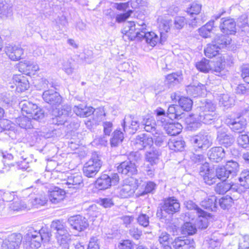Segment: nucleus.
I'll list each match as a JSON object with an SVG mask.
<instances>
[{
  "mask_svg": "<svg viewBox=\"0 0 249 249\" xmlns=\"http://www.w3.org/2000/svg\"><path fill=\"white\" fill-rule=\"evenodd\" d=\"M146 26L144 22L136 23L134 21H128L125 23L122 30L123 36L125 40L126 37L129 40H139L145 38L146 42L151 46H155L159 41V36L154 32H145Z\"/></svg>",
  "mask_w": 249,
  "mask_h": 249,
  "instance_id": "nucleus-1",
  "label": "nucleus"
},
{
  "mask_svg": "<svg viewBox=\"0 0 249 249\" xmlns=\"http://www.w3.org/2000/svg\"><path fill=\"white\" fill-rule=\"evenodd\" d=\"M127 159L121 162L117 167L119 173L128 177L138 173L137 165L141 160V154L138 152H131L127 155Z\"/></svg>",
  "mask_w": 249,
  "mask_h": 249,
  "instance_id": "nucleus-2",
  "label": "nucleus"
},
{
  "mask_svg": "<svg viewBox=\"0 0 249 249\" xmlns=\"http://www.w3.org/2000/svg\"><path fill=\"white\" fill-rule=\"evenodd\" d=\"M51 233L47 228H41L38 231L31 230L24 236L25 244L27 247L33 249L39 248L43 241H49Z\"/></svg>",
  "mask_w": 249,
  "mask_h": 249,
  "instance_id": "nucleus-3",
  "label": "nucleus"
},
{
  "mask_svg": "<svg viewBox=\"0 0 249 249\" xmlns=\"http://www.w3.org/2000/svg\"><path fill=\"white\" fill-rule=\"evenodd\" d=\"M102 165L100 156L96 152L92 153L91 158L84 165V175L88 178L94 177L99 171Z\"/></svg>",
  "mask_w": 249,
  "mask_h": 249,
  "instance_id": "nucleus-4",
  "label": "nucleus"
},
{
  "mask_svg": "<svg viewBox=\"0 0 249 249\" xmlns=\"http://www.w3.org/2000/svg\"><path fill=\"white\" fill-rule=\"evenodd\" d=\"M19 105L21 108L22 112L28 114L29 117L35 120L39 121L44 117V110L38 107L36 104L24 101L20 102Z\"/></svg>",
  "mask_w": 249,
  "mask_h": 249,
  "instance_id": "nucleus-5",
  "label": "nucleus"
},
{
  "mask_svg": "<svg viewBox=\"0 0 249 249\" xmlns=\"http://www.w3.org/2000/svg\"><path fill=\"white\" fill-rule=\"evenodd\" d=\"M180 208V204L178 201L174 197H169L164 200L160 210H158L157 215L160 218L166 217V213L173 214L178 212Z\"/></svg>",
  "mask_w": 249,
  "mask_h": 249,
  "instance_id": "nucleus-6",
  "label": "nucleus"
},
{
  "mask_svg": "<svg viewBox=\"0 0 249 249\" xmlns=\"http://www.w3.org/2000/svg\"><path fill=\"white\" fill-rule=\"evenodd\" d=\"M119 177L117 173L112 174L111 176L103 174L97 178L95 183V187L100 190L109 188L112 185H115L119 182Z\"/></svg>",
  "mask_w": 249,
  "mask_h": 249,
  "instance_id": "nucleus-7",
  "label": "nucleus"
},
{
  "mask_svg": "<svg viewBox=\"0 0 249 249\" xmlns=\"http://www.w3.org/2000/svg\"><path fill=\"white\" fill-rule=\"evenodd\" d=\"M194 146L200 151L205 150L211 146L212 140L210 135L205 131H201L191 140Z\"/></svg>",
  "mask_w": 249,
  "mask_h": 249,
  "instance_id": "nucleus-8",
  "label": "nucleus"
},
{
  "mask_svg": "<svg viewBox=\"0 0 249 249\" xmlns=\"http://www.w3.org/2000/svg\"><path fill=\"white\" fill-rule=\"evenodd\" d=\"M141 124L137 117L127 115L124 117L122 126L124 132L133 134L141 127Z\"/></svg>",
  "mask_w": 249,
  "mask_h": 249,
  "instance_id": "nucleus-9",
  "label": "nucleus"
},
{
  "mask_svg": "<svg viewBox=\"0 0 249 249\" xmlns=\"http://www.w3.org/2000/svg\"><path fill=\"white\" fill-rule=\"evenodd\" d=\"M71 113V107L70 105L63 106L57 111V115L53 119V123L57 126L61 125L63 127L67 125L69 115Z\"/></svg>",
  "mask_w": 249,
  "mask_h": 249,
  "instance_id": "nucleus-10",
  "label": "nucleus"
},
{
  "mask_svg": "<svg viewBox=\"0 0 249 249\" xmlns=\"http://www.w3.org/2000/svg\"><path fill=\"white\" fill-rule=\"evenodd\" d=\"M131 142L135 149L141 150L146 147H150L153 145L154 141L153 138L150 136L145 134H141L137 136Z\"/></svg>",
  "mask_w": 249,
  "mask_h": 249,
  "instance_id": "nucleus-11",
  "label": "nucleus"
},
{
  "mask_svg": "<svg viewBox=\"0 0 249 249\" xmlns=\"http://www.w3.org/2000/svg\"><path fill=\"white\" fill-rule=\"evenodd\" d=\"M66 178H62V184L66 188L67 186L69 188L76 189L80 186H83V180L81 175L78 174H70L66 176Z\"/></svg>",
  "mask_w": 249,
  "mask_h": 249,
  "instance_id": "nucleus-12",
  "label": "nucleus"
},
{
  "mask_svg": "<svg viewBox=\"0 0 249 249\" xmlns=\"http://www.w3.org/2000/svg\"><path fill=\"white\" fill-rule=\"evenodd\" d=\"M216 140L218 144L227 148L231 146L234 142V138L232 135L224 128L218 130Z\"/></svg>",
  "mask_w": 249,
  "mask_h": 249,
  "instance_id": "nucleus-13",
  "label": "nucleus"
},
{
  "mask_svg": "<svg viewBox=\"0 0 249 249\" xmlns=\"http://www.w3.org/2000/svg\"><path fill=\"white\" fill-rule=\"evenodd\" d=\"M22 237L20 233H12L3 240L2 249H17L21 244Z\"/></svg>",
  "mask_w": 249,
  "mask_h": 249,
  "instance_id": "nucleus-14",
  "label": "nucleus"
},
{
  "mask_svg": "<svg viewBox=\"0 0 249 249\" xmlns=\"http://www.w3.org/2000/svg\"><path fill=\"white\" fill-rule=\"evenodd\" d=\"M44 101L52 106H58L60 105L62 99L59 93L53 89L45 90L42 94Z\"/></svg>",
  "mask_w": 249,
  "mask_h": 249,
  "instance_id": "nucleus-15",
  "label": "nucleus"
},
{
  "mask_svg": "<svg viewBox=\"0 0 249 249\" xmlns=\"http://www.w3.org/2000/svg\"><path fill=\"white\" fill-rule=\"evenodd\" d=\"M219 28L223 34L227 35H234L236 32V22L231 18H222L220 19Z\"/></svg>",
  "mask_w": 249,
  "mask_h": 249,
  "instance_id": "nucleus-16",
  "label": "nucleus"
},
{
  "mask_svg": "<svg viewBox=\"0 0 249 249\" xmlns=\"http://www.w3.org/2000/svg\"><path fill=\"white\" fill-rule=\"evenodd\" d=\"M226 123L233 131L238 133L243 131L247 125L246 120L242 117L234 119H227Z\"/></svg>",
  "mask_w": 249,
  "mask_h": 249,
  "instance_id": "nucleus-17",
  "label": "nucleus"
},
{
  "mask_svg": "<svg viewBox=\"0 0 249 249\" xmlns=\"http://www.w3.org/2000/svg\"><path fill=\"white\" fill-rule=\"evenodd\" d=\"M68 222L73 229L79 231H84L89 226L86 218L79 215L70 217Z\"/></svg>",
  "mask_w": 249,
  "mask_h": 249,
  "instance_id": "nucleus-18",
  "label": "nucleus"
},
{
  "mask_svg": "<svg viewBox=\"0 0 249 249\" xmlns=\"http://www.w3.org/2000/svg\"><path fill=\"white\" fill-rule=\"evenodd\" d=\"M226 152L221 146H216L211 148L208 152L209 159L212 162H219L225 157Z\"/></svg>",
  "mask_w": 249,
  "mask_h": 249,
  "instance_id": "nucleus-19",
  "label": "nucleus"
},
{
  "mask_svg": "<svg viewBox=\"0 0 249 249\" xmlns=\"http://www.w3.org/2000/svg\"><path fill=\"white\" fill-rule=\"evenodd\" d=\"M66 191L64 189L58 187H54L48 191V196L50 201L53 204H58L65 198Z\"/></svg>",
  "mask_w": 249,
  "mask_h": 249,
  "instance_id": "nucleus-20",
  "label": "nucleus"
},
{
  "mask_svg": "<svg viewBox=\"0 0 249 249\" xmlns=\"http://www.w3.org/2000/svg\"><path fill=\"white\" fill-rule=\"evenodd\" d=\"M136 189L135 183L125 180L120 189L119 196L122 198H127L133 195Z\"/></svg>",
  "mask_w": 249,
  "mask_h": 249,
  "instance_id": "nucleus-21",
  "label": "nucleus"
},
{
  "mask_svg": "<svg viewBox=\"0 0 249 249\" xmlns=\"http://www.w3.org/2000/svg\"><path fill=\"white\" fill-rule=\"evenodd\" d=\"M6 54L13 61H17L21 58L23 50L19 46L9 45L5 48Z\"/></svg>",
  "mask_w": 249,
  "mask_h": 249,
  "instance_id": "nucleus-22",
  "label": "nucleus"
},
{
  "mask_svg": "<svg viewBox=\"0 0 249 249\" xmlns=\"http://www.w3.org/2000/svg\"><path fill=\"white\" fill-rule=\"evenodd\" d=\"M13 81L18 92H23L29 88V83L26 76L21 74L15 75Z\"/></svg>",
  "mask_w": 249,
  "mask_h": 249,
  "instance_id": "nucleus-23",
  "label": "nucleus"
},
{
  "mask_svg": "<svg viewBox=\"0 0 249 249\" xmlns=\"http://www.w3.org/2000/svg\"><path fill=\"white\" fill-rule=\"evenodd\" d=\"M172 25V21L170 19H163L160 22L159 25L160 37H159L158 42L162 44L166 40L167 37L166 33L170 30Z\"/></svg>",
  "mask_w": 249,
  "mask_h": 249,
  "instance_id": "nucleus-24",
  "label": "nucleus"
},
{
  "mask_svg": "<svg viewBox=\"0 0 249 249\" xmlns=\"http://www.w3.org/2000/svg\"><path fill=\"white\" fill-rule=\"evenodd\" d=\"M73 112L80 117H87L92 114L94 109L91 107H87L84 104H79L73 107Z\"/></svg>",
  "mask_w": 249,
  "mask_h": 249,
  "instance_id": "nucleus-25",
  "label": "nucleus"
},
{
  "mask_svg": "<svg viewBox=\"0 0 249 249\" xmlns=\"http://www.w3.org/2000/svg\"><path fill=\"white\" fill-rule=\"evenodd\" d=\"M193 244V240L185 237H177L172 242L175 249H190Z\"/></svg>",
  "mask_w": 249,
  "mask_h": 249,
  "instance_id": "nucleus-26",
  "label": "nucleus"
},
{
  "mask_svg": "<svg viewBox=\"0 0 249 249\" xmlns=\"http://www.w3.org/2000/svg\"><path fill=\"white\" fill-rule=\"evenodd\" d=\"M199 111L198 117L200 115H202L204 114H211L213 113H216V105L213 104L211 101L206 100L204 103H202L201 106L197 108Z\"/></svg>",
  "mask_w": 249,
  "mask_h": 249,
  "instance_id": "nucleus-27",
  "label": "nucleus"
},
{
  "mask_svg": "<svg viewBox=\"0 0 249 249\" xmlns=\"http://www.w3.org/2000/svg\"><path fill=\"white\" fill-rule=\"evenodd\" d=\"M13 5L10 1L0 0V17L4 18L12 15Z\"/></svg>",
  "mask_w": 249,
  "mask_h": 249,
  "instance_id": "nucleus-28",
  "label": "nucleus"
},
{
  "mask_svg": "<svg viewBox=\"0 0 249 249\" xmlns=\"http://www.w3.org/2000/svg\"><path fill=\"white\" fill-rule=\"evenodd\" d=\"M231 39L229 36L222 34L217 35L213 41L219 49L227 47L231 44Z\"/></svg>",
  "mask_w": 249,
  "mask_h": 249,
  "instance_id": "nucleus-29",
  "label": "nucleus"
},
{
  "mask_svg": "<svg viewBox=\"0 0 249 249\" xmlns=\"http://www.w3.org/2000/svg\"><path fill=\"white\" fill-rule=\"evenodd\" d=\"M186 90L189 94L196 97L204 94L205 86L200 83H197V85H191L187 87Z\"/></svg>",
  "mask_w": 249,
  "mask_h": 249,
  "instance_id": "nucleus-30",
  "label": "nucleus"
},
{
  "mask_svg": "<svg viewBox=\"0 0 249 249\" xmlns=\"http://www.w3.org/2000/svg\"><path fill=\"white\" fill-rule=\"evenodd\" d=\"M51 228L55 235L64 234L68 232L65 223L59 220L53 221L51 224Z\"/></svg>",
  "mask_w": 249,
  "mask_h": 249,
  "instance_id": "nucleus-31",
  "label": "nucleus"
},
{
  "mask_svg": "<svg viewBox=\"0 0 249 249\" xmlns=\"http://www.w3.org/2000/svg\"><path fill=\"white\" fill-rule=\"evenodd\" d=\"M201 206L210 211H215L217 208V199L215 196H212L201 201Z\"/></svg>",
  "mask_w": 249,
  "mask_h": 249,
  "instance_id": "nucleus-32",
  "label": "nucleus"
},
{
  "mask_svg": "<svg viewBox=\"0 0 249 249\" xmlns=\"http://www.w3.org/2000/svg\"><path fill=\"white\" fill-rule=\"evenodd\" d=\"M166 133L171 136H175L181 132L182 127L179 123H173L168 122L163 127Z\"/></svg>",
  "mask_w": 249,
  "mask_h": 249,
  "instance_id": "nucleus-33",
  "label": "nucleus"
},
{
  "mask_svg": "<svg viewBox=\"0 0 249 249\" xmlns=\"http://www.w3.org/2000/svg\"><path fill=\"white\" fill-rule=\"evenodd\" d=\"M161 153L159 149H156L153 148L149 151H147L145 154V157L147 161L149 162L151 166H152L155 164L158 161L159 157Z\"/></svg>",
  "mask_w": 249,
  "mask_h": 249,
  "instance_id": "nucleus-34",
  "label": "nucleus"
},
{
  "mask_svg": "<svg viewBox=\"0 0 249 249\" xmlns=\"http://www.w3.org/2000/svg\"><path fill=\"white\" fill-rule=\"evenodd\" d=\"M185 205L187 209L195 211L198 217L206 218L207 216H210V213L202 210L191 200L186 201Z\"/></svg>",
  "mask_w": 249,
  "mask_h": 249,
  "instance_id": "nucleus-35",
  "label": "nucleus"
},
{
  "mask_svg": "<svg viewBox=\"0 0 249 249\" xmlns=\"http://www.w3.org/2000/svg\"><path fill=\"white\" fill-rule=\"evenodd\" d=\"M219 102L220 106L227 109L234 105V100L228 94H223L219 96Z\"/></svg>",
  "mask_w": 249,
  "mask_h": 249,
  "instance_id": "nucleus-36",
  "label": "nucleus"
},
{
  "mask_svg": "<svg viewBox=\"0 0 249 249\" xmlns=\"http://www.w3.org/2000/svg\"><path fill=\"white\" fill-rule=\"evenodd\" d=\"M185 142L180 139H173L168 142L169 148L175 151H182L184 146Z\"/></svg>",
  "mask_w": 249,
  "mask_h": 249,
  "instance_id": "nucleus-37",
  "label": "nucleus"
},
{
  "mask_svg": "<svg viewBox=\"0 0 249 249\" xmlns=\"http://www.w3.org/2000/svg\"><path fill=\"white\" fill-rule=\"evenodd\" d=\"M123 132L120 129H116L113 133V136L110 139V145L112 147H116L121 143L124 139Z\"/></svg>",
  "mask_w": 249,
  "mask_h": 249,
  "instance_id": "nucleus-38",
  "label": "nucleus"
},
{
  "mask_svg": "<svg viewBox=\"0 0 249 249\" xmlns=\"http://www.w3.org/2000/svg\"><path fill=\"white\" fill-rule=\"evenodd\" d=\"M57 242L60 247L64 249H68L70 241V235L68 232L61 235H55Z\"/></svg>",
  "mask_w": 249,
  "mask_h": 249,
  "instance_id": "nucleus-39",
  "label": "nucleus"
},
{
  "mask_svg": "<svg viewBox=\"0 0 249 249\" xmlns=\"http://www.w3.org/2000/svg\"><path fill=\"white\" fill-rule=\"evenodd\" d=\"M16 123L22 128L27 129L33 127L31 118L25 116H20L17 118Z\"/></svg>",
  "mask_w": 249,
  "mask_h": 249,
  "instance_id": "nucleus-40",
  "label": "nucleus"
},
{
  "mask_svg": "<svg viewBox=\"0 0 249 249\" xmlns=\"http://www.w3.org/2000/svg\"><path fill=\"white\" fill-rule=\"evenodd\" d=\"M226 168L230 173L231 178H233L237 175L239 171V164L232 160L228 161L225 165Z\"/></svg>",
  "mask_w": 249,
  "mask_h": 249,
  "instance_id": "nucleus-41",
  "label": "nucleus"
},
{
  "mask_svg": "<svg viewBox=\"0 0 249 249\" xmlns=\"http://www.w3.org/2000/svg\"><path fill=\"white\" fill-rule=\"evenodd\" d=\"M218 117V114L217 113L212 112L211 114H207L203 113L202 115H200V117H198V119L205 124H211L217 120Z\"/></svg>",
  "mask_w": 249,
  "mask_h": 249,
  "instance_id": "nucleus-42",
  "label": "nucleus"
},
{
  "mask_svg": "<svg viewBox=\"0 0 249 249\" xmlns=\"http://www.w3.org/2000/svg\"><path fill=\"white\" fill-rule=\"evenodd\" d=\"M156 124L154 120L151 119L144 120L142 122L141 127H144L145 130L152 133L153 134H157Z\"/></svg>",
  "mask_w": 249,
  "mask_h": 249,
  "instance_id": "nucleus-43",
  "label": "nucleus"
},
{
  "mask_svg": "<svg viewBox=\"0 0 249 249\" xmlns=\"http://www.w3.org/2000/svg\"><path fill=\"white\" fill-rule=\"evenodd\" d=\"M239 184L245 189H249V171H242L238 178Z\"/></svg>",
  "mask_w": 249,
  "mask_h": 249,
  "instance_id": "nucleus-44",
  "label": "nucleus"
},
{
  "mask_svg": "<svg viewBox=\"0 0 249 249\" xmlns=\"http://www.w3.org/2000/svg\"><path fill=\"white\" fill-rule=\"evenodd\" d=\"M219 50L216 44L212 41V43L208 44L205 49V54L208 57L212 58L218 53Z\"/></svg>",
  "mask_w": 249,
  "mask_h": 249,
  "instance_id": "nucleus-45",
  "label": "nucleus"
},
{
  "mask_svg": "<svg viewBox=\"0 0 249 249\" xmlns=\"http://www.w3.org/2000/svg\"><path fill=\"white\" fill-rule=\"evenodd\" d=\"M156 112L158 124L164 127L168 123V120L166 119L167 116L164 110L161 108H159L156 110Z\"/></svg>",
  "mask_w": 249,
  "mask_h": 249,
  "instance_id": "nucleus-46",
  "label": "nucleus"
},
{
  "mask_svg": "<svg viewBox=\"0 0 249 249\" xmlns=\"http://www.w3.org/2000/svg\"><path fill=\"white\" fill-rule=\"evenodd\" d=\"M179 107L186 111H190L192 107V100L186 97H181L178 100Z\"/></svg>",
  "mask_w": 249,
  "mask_h": 249,
  "instance_id": "nucleus-47",
  "label": "nucleus"
},
{
  "mask_svg": "<svg viewBox=\"0 0 249 249\" xmlns=\"http://www.w3.org/2000/svg\"><path fill=\"white\" fill-rule=\"evenodd\" d=\"M182 74L180 72L172 73L167 75L166 77V81L170 84H177L182 80Z\"/></svg>",
  "mask_w": 249,
  "mask_h": 249,
  "instance_id": "nucleus-48",
  "label": "nucleus"
},
{
  "mask_svg": "<svg viewBox=\"0 0 249 249\" xmlns=\"http://www.w3.org/2000/svg\"><path fill=\"white\" fill-rule=\"evenodd\" d=\"M196 231V226L191 222H186L181 227V233L185 235H193Z\"/></svg>",
  "mask_w": 249,
  "mask_h": 249,
  "instance_id": "nucleus-49",
  "label": "nucleus"
},
{
  "mask_svg": "<svg viewBox=\"0 0 249 249\" xmlns=\"http://www.w3.org/2000/svg\"><path fill=\"white\" fill-rule=\"evenodd\" d=\"M215 172L217 178L223 181H226L228 178L231 177L225 166H218L216 168Z\"/></svg>",
  "mask_w": 249,
  "mask_h": 249,
  "instance_id": "nucleus-50",
  "label": "nucleus"
},
{
  "mask_svg": "<svg viewBox=\"0 0 249 249\" xmlns=\"http://www.w3.org/2000/svg\"><path fill=\"white\" fill-rule=\"evenodd\" d=\"M179 108V107L178 106L174 105H170L166 113L167 117L172 120L174 119H178L181 115L180 112L178 111Z\"/></svg>",
  "mask_w": 249,
  "mask_h": 249,
  "instance_id": "nucleus-51",
  "label": "nucleus"
},
{
  "mask_svg": "<svg viewBox=\"0 0 249 249\" xmlns=\"http://www.w3.org/2000/svg\"><path fill=\"white\" fill-rule=\"evenodd\" d=\"M200 175L203 177L205 182L209 185L213 184L216 182L217 177L214 174L210 173V170L207 168L206 172L200 171Z\"/></svg>",
  "mask_w": 249,
  "mask_h": 249,
  "instance_id": "nucleus-52",
  "label": "nucleus"
},
{
  "mask_svg": "<svg viewBox=\"0 0 249 249\" xmlns=\"http://www.w3.org/2000/svg\"><path fill=\"white\" fill-rule=\"evenodd\" d=\"M200 150L196 149L195 152L191 153L190 155V159L195 163L197 164H203L204 162L205 159L204 156L199 153Z\"/></svg>",
  "mask_w": 249,
  "mask_h": 249,
  "instance_id": "nucleus-53",
  "label": "nucleus"
},
{
  "mask_svg": "<svg viewBox=\"0 0 249 249\" xmlns=\"http://www.w3.org/2000/svg\"><path fill=\"white\" fill-rule=\"evenodd\" d=\"M229 189V183L225 181L218 183L214 188V190L217 194L222 195L227 192Z\"/></svg>",
  "mask_w": 249,
  "mask_h": 249,
  "instance_id": "nucleus-54",
  "label": "nucleus"
},
{
  "mask_svg": "<svg viewBox=\"0 0 249 249\" xmlns=\"http://www.w3.org/2000/svg\"><path fill=\"white\" fill-rule=\"evenodd\" d=\"M196 66L197 70L203 72H208L210 70L209 61L205 58L196 63Z\"/></svg>",
  "mask_w": 249,
  "mask_h": 249,
  "instance_id": "nucleus-55",
  "label": "nucleus"
},
{
  "mask_svg": "<svg viewBox=\"0 0 249 249\" xmlns=\"http://www.w3.org/2000/svg\"><path fill=\"white\" fill-rule=\"evenodd\" d=\"M201 9V5L196 2L192 3L190 6L188 7L187 9L186 12L187 13L190 14V15L193 17L194 15H198Z\"/></svg>",
  "mask_w": 249,
  "mask_h": 249,
  "instance_id": "nucleus-56",
  "label": "nucleus"
},
{
  "mask_svg": "<svg viewBox=\"0 0 249 249\" xmlns=\"http://www.w3.org/2000/svg\"><path fill=\"white\" fill-rule=\"evenodd\" d=\"M232 198L229 196H227L219 199V205L223 209H229L232 203Z\"/></svg>",
  "mask_w": 249,
  "mask_h": 249,
  "instance_id": "nucleus-57",
  "label": "nucleus"
},
{
  "mask_svg": "<svg viewBox=\"0 0 249 249\" xmlns=\"http://www.w3.org/2000/svg\"><path fill=\"white\" fill-rule=\"evenodd\" d=\"M13 99V96L10 93L3 92L0 93V103L3 105L11 104Z\"/></svg>",
  "mask_w": 249,
  "mask_h": 249,
  "instance_id": "nucleus-58",
  "label": "nucleus"
},
{
  "mask_svg": "<svg viewBox=\"0 0 249 249\" xmlns=\"http://www.w3.org/2000/svg\"><path fill=\"white\" fill-rule=\"evenodd\" d=\"M47 198L45 195H40L36 196L32 201L33 205L37 207L39 205L43 206L46 203Z\"/></svg>",
  "mask_w": 249,
  "mask_h": 249,
  "instance_id": "nucleus-59",
  "label": "nucleus"
},
{
  "mask_svg": "<svg viewBox=\"0 0 249 249\" xmlns=\"http://www.w3.org/2000/svg\"><path fill=\"white\" fill-rule=\"evenodd\" d=\"M154 135L155 144L158 146H161L164 144H166L167 142V139L165 136L162 134H158Z\"/></svg>",
  "mask_w": 249,
  "mask_h": 249,
  "instance_id": "nucleus-60",
  "label": "nucleus"
},
{
  "mask_svg": "<svg viewBox=\"0 0 249 249\" xmlns=\"http://www.w3.org/2000/svg\"><path fill=\"white\" fill-rule=\"evenodd\" d=\"M67 24L66 18L62 16L58 17L55 19V28L57 30H62L63 28L65 27Z\"/></svg>",
  "mask_w": 249,
  "mask_h": 249,
  "instance_id": "nucleus-61",
  "label": "nucleus"
},
{
  "mask_svg": "<svg viewBox=\"0 0 249 249\" xmlns=\"http://www.w3.org/2000/svg\"><path fill=\"white\" fill-rule=\"evenodd\" d=\"M139 224L143 227H147L149 224V217L146 214L141 213L137 217Z\"/></svg>",
  "mask_w": 249,
  "mask_h": 249,
  "instance_id": "nucleus-62",
  "label": "nucleus"
},
{
  "mask_svg": "<svg viewBox=\"0 0 249 249\" xmlns=\"http://www.w3.org/2000/svg\"><path fill=\"white\" fill-rule=\"evenodd\" d=\"M170 235L166 232H162L159 237V241L162 246V248L166 246H169Z\"/></svg>",
  "mask_w": 249,
  "mask_h": 249,
  "instance_id": "nucleus-63",
  "label": "nucleus"
},
{
  "mask_svg": "<svg viewBox=\"0 0 249 249\" xmlns=\"http://www.w3.org/2000/svg\"><path fill=\"white\" fill-rule=\"evenodd\" d=\"M238 144L243 147H247L249 144V137L246 134L239 136L237 138Z\"/></svg>",
  "mask_w": 249,
  "mask_h": 249,
  "instance_id": "nucleus-64",
  "label": "nucleus"
}]
</instances>
